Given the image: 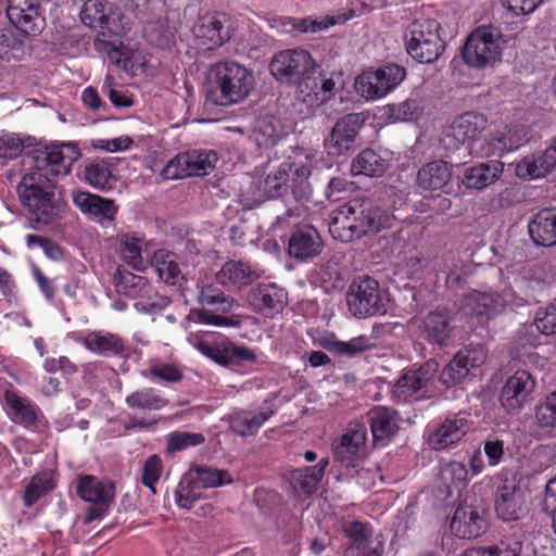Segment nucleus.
Wrapping results in <instances>:
<instances>
[{
  "instance_id": "nucleus-1",
  "label": "nucleus",
  "mask_w": 556,
  "mask_h": 556,
  "mask_svg": "<svg viewBox=\"0 0 556 556\" xmlns=\"http://www.w3.org/2000/svg\"><path fill=\"white\" fill-rule=\"evenodd\" d=\"M80 156L73 143L48 147L37 168L23 175L16 191L22 205L39 224L51 225L58 217L53 177L65 176Z\"/></svg>"
},
{
  "instance_id": "nucleus-2",
  "label": "nucleus",
  "mask_w": 556,
  "mask_h": 556,
  "mask_svg": "<svg viewBox=\"0 0 556 556\" xmlns=\"http://www.w3.org/2000/svg\"><path fill=\"white\" fill-rule=\"evenodd\" d=\"M393 218L382 208L370 203L352 201L338 207L331 218V235L349 242L392 226Z\"/></svg>"
},
{
  "instance_id": "nucleus-3",
  "label": "nucleus",
  "mask_w": 556,
  "mask_h": 556,
  "mask_svg": "<svg viewBox=\"0 0 556 556\" xmlns=\"http://www.w3.org/2000/svg\"><path fill=\"white\" fill-rule=\"evenodd\" d=\"M253 73L235 61L216 63L211 70V89L206 101L214 105L228 106L241 102L254 88Z\"/></svg>"
},
{
  "instance_id": "nucleus-4",
  "label": "nucleus",
  "mask_w": 556,
  "mask_h": 556,
  "mask_svg": "<svg viewBox=\"0 0 556 556\" xmlns=\"http://www.w3.org/2000/svg\"><path fill=\"white\" fill-rule=\"evenodd\" d=\"M441 24L434 18L412 22L404 35L407 53L419 63H432L445 48L440 35Z\"/></svg>"
},
{
  "instance_id": "nucleus-5",
  "label": "nucleus",
  "mask_w": 556,
  "mask_h": 556,
  "mask_svg": "<svg viewBox=\"0 0 556 556\" xmlns=\"http://www.w3.org/2000/svg\"><path fill=\"white\" fill-rule=\"evenodd\" d=\"M187 341L204 356L225 367L239 366L244 362L254 363L257 359L252 349L235 345L214 332H190Z\"/></svg>"
},
{
  "instance_id": "nucleus-6",
  "label": "nucleus",
  "mask_w": 556,
  "mask_h": 556,
  "mask_svg": "<svg viewBox=\"0 0 556 556\" xmlns=\"http://www.w3.org/2000/svg\"><path fill=\"white\" fill-rule=\"evenodd\" d=\"M345 299L349 312L356 318H369L388 312V294L369 276L355 278L349 286Z\"/></svg>"
},
{
  "instance_id": "nucleus-7",
  "label": "nucleus",
  "mask_w": 556,
  "mask_h": 556,
  "mask_svg": "<svg viewBox=\"0 0 556 556\" xmlns=\"http://www.w3.org/2000/svg\"><path fill=\"white\" fill-rule=\"evenodd\" d=\"M555 281V271L549 263H539L521 268L514 278V283L505 287L510 298V308L523 306L534 300Z\"/></svg>"
},
{
  "instance_id": "nucleus-8",
  "label": "nucleus",
  "mask_w": 556,
  "mask_h": 556,
  "mask_svg": "<svg viewBox=\"0 0 556 556\" xmlns=\"http://www.w3.org/2000/svg\"><path fill=\"white\" fill-rule=\"evenodd\" d=\"M269 72L277 80L294 85L298 97L306 77L318 74V65L308 51L301 48L286 49L274 54Z\"/></svg>"
},
{
  "instance_id": "nucleus-9",
  "label": "nucleus",
  "mask_w": 556,
  "mask_h": 556,
  "mask_svg": "<svg viewBox=\"0 0 556 556\" xmlns=\"http://www.w3.org/2000/svg\"><path fill=\"white\" fill-rule=\"evenodd\" d=\"M505 40L501 30L492 25L476 28L467 38L463 58L466 64L481 68L500 60Z\"/></svg>"
},
{
  "instance_id": "nucleus-10",
  "label": "nucleus",
  "mask_w": 556,
  "mask_h": 556,
  "mask_svg": "<svg viewBox=\"0 0 556 556\" xmlns=\"http://www.w3.org/2000/svg\"><path fill=\"white\" fill-rule=\"evenodd\" d=\"M488 127V118L484 114L478 112H466L453 119L445 129L442 138V144L450 150H456L462 144L467 146L468 153L479 156L473 149L486 148L489 137L480 141L479 136Z\"/></svg>"
},
{
  "instance_id": "nucleus-11",
  "label": "nucleus",
  "mask_w": 556,
  "mask_h": 556,
  "mask_svg": "<svg viewBox=\"0 0 556 556\" xmlns=\"http://www.w3.org/2000/svg\"><path fill=\"white\" fill-rule=\"evenodd\" d=\"M217 161V153L213 150L179 153L166 163L161 175L167 180L204 176L214 169Z\"/></svg>"
},
{
  "instance_id": "nucleus-12",
  "label": "nucleus",
  "mask_w": 556,
  "mask_h": 556,
  "mask_svg": "<svg viewBox=\"0 0 556 556\" xmlns=\"http://www.w3.org/2000/svg\"><path fill=\"white\" fill-rule=\"evenodd\" d=\"M405 68L389 64L361 74L355 81L357 92L367 100L380 99L396 88L405 78Z\"/></svg>"
},
{
  "instance_id": "nucleus-13",
  "label": "nucleus",
  "mask_w": 556,
  "mask_h": 556,
  "mask_svg": "<svg viewBox=\"0 0 556 556\" xmlns=\"http://www.w3.org/2000/svg\"><path fill=\"white\" fill-rule=\"evenodd\" d=\"M80 20L102 36H122L126 30L117 9L102 0H87L80 10Z\"/></svg>"
},
{
  "instance_id": "nucleus-14",
  "label": "nucleus",
  "mask_w": 556,
  "mask_h": 556,
  "mask_svg": "<svg viewBox=\"0 0 556 556\" xmlns=\"http://www.w3.org/2000/svg\"><path fill=\"white\" fill-rule=\"evenodd\" d=\"M367 428L364 424H351L333 448L334 459L346 475L358 473L366 454Z\"/></svg>"
},
{
  "instance_id": "nucleus-15",
  "label": "nucleus",
  "mask_w": 556,
  "mask_h": 556,
  "mask_svg": "<svg viewBox=\"0 0 556 556\" xmlns=\"http://www.w3.org/2000/svg\"><path fill=\"white\" fill-rule=\"evenodd\" d=\"M198 299L203 307L208 308L217 306V309L222 311L223 313L230 312L235 306H238L233 300L228 299L219 289L212 286L202 287ZM188 319L194 323L207 324L217 327H236L239 325V323L232 317L213 314L207 309H193L188 315Z\"/></svg>"
},
{
  "instance_id": "nucleus-16",
  "label": "nucleus",
  "mask_w": 556,
  "mask_h": 556,
  "mask_svg": "<svg viewBox=\"0 0 556 556\" xmlns=\"http://www.w3.org/2000/svg\"><path fill=\"white\" fill-rule=\"evenodd\" d=\"M78 496L92 504L87 511L86 521L101 518L114 498V485L109 481H99L92 476L81 477L76 488Z\"/></svg>"
},
{
  "instance_id": "nucleus-17",
  "label": "nucleus",
  "mask_w": 556,
  "mask_h": 556,
  "mask_svg": "<svg viewBox=\"0 0 556 556\" xmlns=\"http://www.w3.org/2000/svg\"><path fill=\"white\" fill-rule=\"evenodd\" d=\"M437 371L438 364L433 361L404 371L392 388L393 400L405 403L420 399L422 390L433 379Z\"/></svg>"
},
{
  "instance_id": "nucleus-18",
  "label": "nucleus",
  "mask_w": 556,
  "mask_h": 556,
  "mask_svg": "<svg viewBox=\"0 0 556 556\" xmlns=\"http://www.w3.org/2000/svg\"><path fill=\"white\" fill-rule=\"evenodd\" d=\"M527 491L515 478L504 479L496 489L494 507L497 516L504 521L517 520L526 510Z\"/></svg>"
},
{
  "instance_id": "nucleus-19",
  "label": "nucleus",
  "mask_w": 556,
  "mask_h": 556,
  "mask_svg": "<svg viewBox=\"0 0 556 556\" xmlns=\"http://www.w3.org/2000/svg\"><path fill=\"white\" fill-rule=\"evenodd\" d=\"M509 301L505 289L501 293L472 291L462 300L460 309L466 316H476L480 323H484L505 307H510Z\"/></svg>"
},
{
  "instance_id": "nucleus-20",
  "label": "nucleus",
  "mask_w": 556,
  "mask_h": 556,
  "mask_svg": "<svg viewBox=\"0 0 556 556\" xmlns=\"http://www.w3.org/2000/svg\"><path fill=\"white\" fill-rule=\"evenodd\" d=\"M7 15L11 24L25 35L36 36L46 27L38 0H8Z\"/></svg>"
},
{
  "instance_id": "nucleus-21",
  "label": "nucleus",
  "mask_w": 556,
  "mask_h": 556,
  "mask_svg": "<svg viewBox=\"0 0 556 556\" xmlns=\"http://www.w3.org/2000/svg\"><path fill=\"white\" fill-rule=\"evenodd\" d=\"M453 166L442 160L425 164L417 173L416 187L421 191H429L437 195L452 194Z\"/></svg>"
},
{
  "instance_id": "nucleus-22",
  "label": "nucleus",
  "mask_w": 556,
  "mask_h": 556,
  "mask_svg": "<svg viewBox=\"0 0 556 556\" xmlns=\"http://www.w3.org/2000/svg\"><path fill=\"white\" fill-rule=\"evenodd\" d=\"M227 16L220 13L201 16L193 27V35L198 46L205 50H213L228 41L230 34L225 28Z\"/></svg>"
},
{
  "instance_id": "nucleus-23",
  "label": "nucleus",
  "mask_w": 556,
  "mask_h": 556,
  "mask_svg": "<svg viewBox=\"0 0 556 556\" xmlns=\"http://www.w3.org/2000/svg\"><path fill=\"white\" fill-rule=\"evenodd\" d=\"M71 197L74 205L89 219L102 224L115 220L118 206L113 200L79 189L73 190Z\"/></svg>"
},
{
  "instance_id": "nucleus-24",
  "label": "nucleus",
  "mask_w": 556,
  "mask_h": 556,
  "mask_svg": "<svg viewBox=\"0 0 556 556\" xmlns=\"http://www.w3.org/2000/svg\"><path fill=\"white\" fill-rule=\"evenodd\" d=\"M469 428L466 413L448 414L431 432L429 444L437 451L447 448L459 442Z\"/></svg>"
},
{
  "instance_id": "nucleus-25",
  "label": "nucleus",
  "mask_w": 556,
  "mask_h": 556,
  "mask_svg": "<svg viewBox=\"0 0 556 556\" xmlns=\"http://www.w3.org/2000/svg\"><path fill=\"white\" fill-rule=\"evenodd\" d=\"M364 121L359 114H346L340 118L328 138L325 139V148L328 154L333 156L342 155L348 151L357 136Z\"/></svg>"
},
{
  "instance_id": "nucleus-26",
  "label": "nucleus",
  "mask_w": 556,
  "mask_h": 556,
  "mask_svg": "<svg viewBox=\"0 0 556 556\" xmlns=\"http://www.w3.org/2000/svg\"><path fill=\"white\" fill-rule=\"evenodd\" d=\"M287 292L276 283H260L248 294V302L253 309L267 317L280 313L287 304Z\"/></svg>"
},
{
  "instance_id": "nucleus-27",
  "label": "nucleus",
  "mask_w": 556,
  "mask_h": 556,
  "mask_svg": "<svg viewBox=\"0 0 556 556\" xmlns=\"http://www.w3.org/2000/svg\"><path fill=\"white\" fill-rule=\"evenodd\" d=\"M534 380L526 370L516 371L504 384L501 392V403L507 412L520 409L531 396Z\"/></svg>"
},
{
  "instance_id": "nucleus-28",
  "label": "nucleus",
  "mask_w": 556,
  "mask_h": 556,
  "mask_svg": "<svg viewBox=\"0 0 556 556\" xmlns=\"http://www.w3.org/2000/svg\"><path fill=\"white\" fill-rule=\"evenodd\" d=\"M275 413L273 400H265L257 409L233 413L230 416V427L241 437L253 435Z\"/></svg>"
},
{
  "instance_id": "nucleus-29",
  "label": "nucleus",
  "mask_w": 556,
  "mask_h": 556,
  "mask_svg": "<svg viewBox=\"0 0 556 556\" xmlns=\"http://www.w3.org/2000/svg\"><path fill=\"white\" fill-rule=\"evenodd\" d=\"M503 172L504 163L501 161L481 162L466 167L460 181L467 190L482 191L495 184Z\"/></svg>"
},
{
  "instance_id": "nucleus-30",
  "label": "nucleus",
  "mask_w": 556,
  "mask_h": 556,
  "mask_svg": "<svg viewBox=\"0 0 556 556\" xmlns=\"http://www.w3.org/2000/svg\"><path fill=\"white\" fill-rule=\"evenodd\" d=\"M532 551L531 533L515 532L508 540L486 548H469L460 556H530Z\"/></svg>"
},
{
  "instance_id": "nucleus-31",
  "label": "nucleus",
  "mask_w": 556,
  "mask_h": 556,
  "mask_svg": "<svg viewBox=\"0 0 556 556\" xmlns=\"http://www.w3.org/2000/svg\"><path fill=\"white\" fill-rule=\"evenodd\" d=\"M527 142V132L522 126H514L497 131L489 137L486 148L473 149L479 157H488L492 155L502 156L504 153L514 151Z\"/></svg>"
},
{
  "instance_id": "nucleus-32",
  "label": "nucleus",
  "mask_w": 556,
  "mask_h": 556,
  "mask_svg": "<svg viewBox=\"0 0 556 556\" xmlns=\"http://www.w3.org/2000/svg\"><path fill=\"white\" fill-rule=\"evenodd\" d=\"M288 250L294 258L301 261L312 258L320 253L321 239L314 227L302 225L291 233Z\"/></svg>"
},
{
  "instance_id": "nucleus-33",
  "label": "nucleus",
  "mask_w": 556,
  "mask_h": 556,
  "mask_svg": "<svg viewBox=\"0 0 556 556\" xmlns=\"http://www.w3.org/2000/svg\"><path fill=\"white\" fill-rule=\"evenodd\" d=\"M368 420L376 446H384L399 429L396 413L388 407L378 406L368 414Z\"/></svg>"
},
{
  "instance_id": "nucleus-34",
  "label": "nucleus",
  "mask_w": 556,
  "mask_h": 556,
  "mask_svg": "<svg viewBox=\"0 0 556 556\" xmlns=\"http://www.w3.org/2000/svg\"><path fill=\"white\" fill-rule=\"evenodd\" d=\"M356 9L351 5V8H343L333 14H328L320 18H313L312 16L304 18L294 17V36L324 31L331 26L344 24L356 17Z\"/></svg>"
},
{
  "instance_id": "nucleus-35",
  "label": "nucleus",
  "mask_w": 556,
  "mask_h": 556,
  "mask_svg": "<svg viewBox=\"0 0 556 556\" xmlns=\"http://www.w3.org/2000/svg\"><path fill=\"white\" fill-rule=\"evenodd\" d=\"M405 268L412 277L424 278L438 271H446L447 282H458L459 275L454 274L452 270L447 271L446 264L439 261L435 255L431 253H416L405 260Z\"/></svg>"
},
{
  "instance_id": "nucleus-36",
  "label": "nucleus",
  "mask_w": 556,
  "mask_h": 556,
  "mask_svg": "<svg viewBox=\"0 0 556 556\" xmlns=\"http://www.w3.org/2000/svg\"><path fill=\"white\" fill-rule=\"evenodd\" d=\"M292 164L281 163L277 169L270 170L264 179L254 184L253 194L258 201L280 197L287 190V181Z\"/></svg>"
},
{
  "instance_id": "nucleus-37",
  "label": "nucleus",
  "mask_w": 556,
  "mask_h": 556,
  "mask_svg": "<svg viewBox=\"0 0 556 556\" xmlns=\"http://www.w3.org/2000/svg\"><path fill=\"white\" fill-rule=\"evenodd\" d=\"M81 342L87 350L102 356H119L127 349L123 338L104 330L88 332Z\"/></svg>"
},
{
  "instance_id": "nucleus-38",
  "label": "nucleus",
  "mask_w": 556,
  "mask_h": 556,
  "mask_svg": "<svg viewBox=\"0 0 556 556\" xmlns=\"http://www.w3.org/2000/svg\"><path fill=\"white\" fill-rule=\"evenodd\" d=\"M328 465L329 459L321 458L314 466L291 470L288 473V480L294 491L311 495L317 491Z\"/></svg>"
},
{
  "instance_id": "nucleus-39",
  "label": "nucleus",
  "mask_w": 556,
  "mask_h": 556,
  "mask_svg": "<svg viewBox=\"0 0 556 556\" xmlns=\"http://www.w3.org/2000/svg\"><path fill=\"white\" fill-rule=\"evenodd\" d=\"M528 230L535 245H556V211L543 210L536 213L529 222Z\"/></svg>"
},
{
  "instance_id": "nucleus-40",
  "label": "nucleus",
  "mask_w": 556,
  "mask_h": 556,
  "mask_svg": "<svg viewBox=\"0 0 556 556\" xmlns=\"http://www.w3.org/2000/svg\"><path fill=\"white\" fill-rule=\"evenodd\" d=\"M483 527V519L477 510L469 506L457 507L450 525L451 531L460 539L479 536Z\"/></svg>"
},
{
  "instance_id": "nucleus-41",
  "label": "nucleus",
  "mask_w": 556,
  "mask_h": 556,
  "mask_svg": "<svg viewBox=\"0 0 556 556\" xmlns=\"http://www.w3.org/2000/svg\"><path fill=\"white\" fill-rule=\"evenodd\" d=\"M3 397L4 406L13 421L27 427L37 422L40 409L36 404L13 390H7Z\"/></svg>"
},
{
  "instance_id": "nucleus-42",
  "label": "nucleus",
  "mask_w": 556,
  "mask_h": 556,
  "mask_svg": "<svg viewBox=\"0 0 556 556\" xmlns=\"http://www.w3.org/2000/svg\"><path fill=\"white\" fill-rule=\"evenodd\" d=\"M556 165L555 150L549 148L540 155H528L516 165V175L522 179H534L545 176Z\"/></svg>"
},
{
  "instance_id": "nucleus-43",
  "label": "nucleus",
  "mask_w": 556,
  "mask_h": 556,
  "mask_svg": "<svg viewBox=\"0 0 556 556\" xmlns=\"http://www.w3.org/2000/svg\"><path fill=\"white\" fill-rule=\"evenodd\" d=\"M121 257L136 270L146 269L150 252L144 239L136 233H126L121 239Z\"/></svg>"
},
{
  "instance_id": "nucleus-44",
  "label": "nucleus",
  "mask_w": 556,
  "mask_h": 556,
  "mask_svg": "<svg viewBox=\"0 0 556 556\" xmlns=\"http://www.w3.org/2000/svg\"><path fill=\"white\" fill-rule=\"evenodd\" d=\"M318 74H312L306 77V80L301 85V90L298 96L302 102L308 106H317L328 101L333 96L336 84L332 79L318 80Z\"/></svg>"
},
{
  "instance_id": "nucleus-45",
  "label": "nucleus",
  "mask_w": 556,
  "mask_h": 556,
  "mask_svg": "<svg viewBox=\"0 0 556 556\" xmlns=\"http://www.w3.org/2000/svg\"><path fill=\"white\" fill-rule=\"evenodd\" d=\"M113 279L117 292L129 298L143 299L151 291V286L146 277L135 275L123 266L116 268Z\"/></svg>"
},
{
  "instance_id": "nucleus-46",
  "label": "nucleus",
  "mask_w": 556,
  "mask_h": 556,
  "mask_svg": "<svg viewBox=\"0 0 556 556\" xmlns=\"http://www.w3.org/2000/svg\"><path fill=\"white\" fill-rule=\"evenodd\" d=\"M451 318L445 309L430 312L424 319V332L430 343L445 345L452 333Z\"/></svg>"
},
{
  "instance_id": "nucleus-47",
  "label": "nucleus",
  "mask_w": 556,
  "mask_h": 556,
  "mask_svg": "<svg viewBox=\"0 0 556 556\" xmlns=\"http://www.w3.org/2000/svg\"><path fill=\"white\" fill-rule=\"evenodd\" d=\"M260 278L256 269L241 261H230L224 264L217 274L220 283L232 287H243Z\"/></svg>"
},
{
  "instance_id": "nucleus-48",
  "label": "nucleus",
  "mask_w": 556,
  "mask_h": 556,
  "mask_svg": "<svg viewBox=\"0 0 556 556\" xmlns=\"http://www.w3.org/2000/svg\"><path fill=\"white\" fill-rule=\"evenodd\" d=\"M125 403L128 408L137 412L161 410L169 405V401L151 387L132 391L126 396Z\"/></svg>"
},
{
  "instance_id": "nucleus-49",
  "label": "nucleus",
  "mask_w": 556,
  "mask_h": 556,
  "mask_svg": "<svg viewBox=\"0 0 556 556\" xmlns=\"http://www.w3.org/2000/svg\"><path fill=\"white\" fill-rule=\"evenodd\" d=\"M388 168V160L372 149L361 151L352 161L353 175L380 177Z\"/></svg>"
},
{
  "instance_id": "nucleus-50",
  "label": "nucleus",
  "mask_w": 556,
  "mask_h": 556,
  "mask_svg": "<svg viewBox=\"0 0 556 556\" xmlns=\"http://www.w3.org/2000/svg\"><path fill=\"white\" fill-rule=\"evenodd\" d=\"M108 48L109 59L127 73L136 74L146 63V58L140 50L129 48L123 42L119 47L110 43Z\"/></svg>"
},
{
  "instance_id": "nucleus-51",
  "label": "nucleus",
  "mask_w": 556,
  "mask_h": 556,
  "mask_svg": "<svg viewBox=\"0 0 556 556\" xmlns=\"http://www.w3.org/2000/svg\"><path fill=\"white\" fill-rule=\"evenodd\" d=\"M155 270L162 281L170 286H180L184 279L177 262V255L166 250L153 254Z\"/></svg>"
},
{
  "instance_id": "nucleus-52",
  "label": "nucleus",
  "mask_w": 556,
  "mask_h": 556,
  "mask_svg": "<svg viewBox=\"0 0 556 556\" xmlns=\"http://www.w3.org/2000/svg\"><path fill=\"white\" fill-rule=\"evenodd\" d=\"M188 473L197 482L201 490L218 488L225 484H230L233 481L232 476L227 470H220L210 466H192Z\"/></svg>"
},
{
  "instance_id": "nucleus-53",
  "label": "nucleus",
  "mask_w": 556,
  "mask_h": 556,
  "mask_svg": "<svg viewBox=\"0 0 556 556\" xmlns=\"http://www.w3.org/2000/svg\"><path fill=\"white\" fill-rule=\"evenodd\" d=\"M84 179L93 188L108 190L113 187V168L105 161H93L84 168Z\"/></svg>"
},
{
  "instance_id": "nucleus-54",
  "label": "nucleus",
  "mask_w": 556,
  "mask_h": 556,
  "mask_svg": "<svg viewBox=\"0 0 556 556\" xmlns=\"http://www.w3.org/2000/svg\"><path fill=\"white\" fill-rule=\"evenodd\" d=\"M377 336H358L349 341L333 340L328 344V349L340 355L352 357L358 353L371 350L377 345Z\"/></svg>"
},
{
  "instance_id": "nucleus-55",
  "label": "nucleus",
  "mask_w": 556,
  "mask_h": 556,
  "mask_svg": "<svg viewBox=\"0 0 556 556\" xmlns=\"http://www.w3.org/2000/svg\"><path fill=\"white\" fill-rule=\"evenodd\" d=\"M204 442L205 437L200 432L173 431L165 437V454L174 455L189 447L199 446Z\"/></svg>"
},
{
  "instance_id": "nucleus-56",
  "label": "nucleus",
  "mask_w": 556,
  "mask_h": 556,
  "mask_svg": "<svg viewBox=\"0 0 556 556\" xmlns=\"http://www.w3.org/2000/svg\"><path fill=\"white\" fill-rule=\"evenodd\" d=\"M441 480L446 485V494L451 495V486L456 489L464 488L470 480V473L466 464L452 460L445 464L440 471Z\"/></svg>"
},
{
  "instance_id": "nucleus-57",
  "label": "nucleus",
  "mask_w": 556,
  "mask_h": 556,
  "mask_svg": "<svg viewBox=\"0 0 556 556\" xmlns=\"http://www.w3.org/2000/svg\"><path fill=\"white\" fill-rule=\"evenodd\" d=\"M280 138L275 121L269 117H261L256 121L251 139L260 149L274 147Z\"/></svg>"
},
{
  "instance_id": "nucleus-58",
  "label": "nucleus",
  "mask_w": 556,
  "mask_h": 556,
  "mask_svg": "<svg viewBox=\"0 0 556 556\" xmlns=\"http://www.w3.org/2000/svg\"><path fill=\"white\" fill-rule=\"evenodd\" d=\"M470 369L465 356L458 352L441 371L440 380L446 387L459 383L468 376Z\"/></svg>"
},
{
  "instance_id": "nucleus-59",
  "label": "nucleus",
  "mask_w": 556,
  "mask_h": 556,
  "mask_svg": "<svg viewBox=\"0 0 556 556\" xmlns=\"http://www.w3.org/2000/svg\"><path fill=\"white\" fill-rule=\"evenodd\" d=\"M202 496L201 488L197 482L187 473L178 484L175 492L176 504L185 509H190L194 502L199 501Z\"/></svg>"
},
{
  "instance_id": "nucleus-60",
  "label": "nucleus",
  "mask_w": 556,
  "mask_h": 556,
  "mask_svg": "<svg viewBox=\"0 0 556 556\" xmlns=\"http://www.w3.org/2000/svg\"><path fill=\"white\" fill-rule=\"evenodd\" d=\"M54 488L52 479L47 472L36 475L26 486L23 502L26 507H31L46 493Z\"/></svg>"
},
{
  "instance_id": "nucleus-61",
  "label": "nucleus",
  "mask_w": 556,
  "mask_h": 556,
  "mask_svg": "<svg viewBox=\"0 0 556 556\" xmlns=\"http://www.w3.org/2000/svg\"><path fill=\"white\" fill-rule=\"evenodd\" d=\"M148 372L150 377L161 379L168 383L179 382L184 378V374L177 365L162 362L157 358L150 361Z\"/></svg>"
},
{
  "instance_id": "nucleus-62",
  "label": "nucleus",
  "mask_w": 556,
  "mask_h": 556,
  "mask_svg": "<svg viewBox=\"0 0 556 556\" xmlns=\"http://www.w3.org/2000/svg\"><path fill=\"white\" fill-rule=\"evenodd\" d=\"M343 533L351 540L350 546H362L363 544L375 543L371 540V529L367 523L361 521L343 520L341 523Z\"/></svg>"
},
{
  "instance_id": "nucleus-63",
  "label": "nucleus",
  "mask_w": 556,
  "mask_h": 556,
  "mask_svg": "<svg viewBox=\"0 0 556 556\" xmlns=\"http://www.w3.org/2000/svg\"><path fill=\"white\" fill-rule=\"evenodd\" d=\"M533 323L542 334L556 333V299L546 306L536 309Z\"/></svg>"
},
{
  "instance_id": "nucleus-64",
  "label": "nucleus",
  "mask_w": 556,
  "mask_h": 556,
  "mask_svg": "<svg viewBox=\"0 0 556 556\" xmlns=\"http://www.w3.org/2000/svg\"><path fill=\"white\" fill-rule=\"evenodd\" d=\"M30 146V138H21L15 134H3L0 136V157L15 159Z\"/></svg>"
}]
</instances>
